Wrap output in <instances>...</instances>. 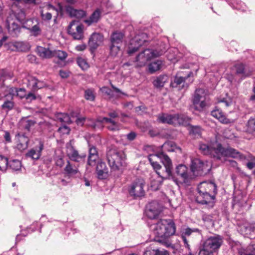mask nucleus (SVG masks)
<instances>
[{
    "label": "nucleus",
    "instance_id": "obj_40",
    "mask_svg": "<svg viewBox=\"0 0 255 255\" xmlns=\"http://www.w3.org/2000/svg\"><path fill=\"white\" fill-rule=\"evenodd\" d=\"M8 164V159L0 155V170L4 171L7 168Z\"/></svg>",
    "mask_w": 255,
    "mask_h": 255
},
{
    "label": "nucleus",
    "instance_id": "obj_17",
    "mask_svg": "<svg viewBox=\"0 0 255 255\" xmlns=\"http://www.w3.org/2000/svg\"><path fill=\"white\" fill-rule=\"evenodd\" d=\"M66 154L70 160L77 162H84L86 156L85 154H79L78 151L70 145L67 146Z\"/></svg>",
    "mask_w": 255,
    "mask_h": 255
},
{
    "label": "nucleus",
    "instance_id": "obj_37",
    "mask_svg": "<svg viewBox=\"0 0 255 255\" xmlns=\"http://www.w3.org/2000/svg\"><path fill=\"white\" fill-rule=\"evenodd\" d=\"M14 106V103L13 100L11 99L5 98L3 104L1 105V108L3 110H6L7 111L11 110Z\"/></svg>",
    "mask_w": 255,
    "mask_h": 255
},
{
    "label": "nucleus",
    "instance_id": "obj_49",
    "mask_svg": "<svg viewBox=\"0 0 255 255\" xmlns=\"http://www.w3.org/2000/svg\"><path fill=\"white\" fill-rule=\"evenodd\" d=\"M21 122L23 127L27 130H29L30 127L33 126L35 124V122L33 121L27 120L26 119H23Z\"/></svg>",
    "mask_w": 255,
    "mask_h": 255
},
{
    "label": "nucleus",
    "instance_id": "obj_19",
    "mask_svg": "<svg viewBox=\"0 0 255 255\" xmlns=\"http://www.w3.org/2000/svg\"><path fill=\"white\" fill-rule=\"evenodd\" d=\"M43 148L44 143L40 140L38 141L37 145L28 150L26 154V156L32 159H38L41 155V152Z\"/></svg>",
    "mask_w": 255,
    "mask_h": 255
},
{
    "label": "nucleus",
    "instance_id": "obj_16",
    "mask_svg": "<svg viewBox=\"0 0 255 255\" xmlns=\"http://www.w3.org/2000/svg\"><path fill=\"white\" fill-rule=\"evenodd\" d=\"M146 36L145 34L137 35L130 41L128 53L132 54L136 51L139 47L141 46L145 41Z\"/></svg>",
    "mask_w": 255,
    "mask_h": 255
},
{
    "label": "nucleus",
    "instance_id": "obj_14",
    "mask_svg": "<svg viewBox=\"0 0 255 255\" xmlns=\"http://www.w3.org/2000/svg\"><path fill=\"white\" fill-rule=\"evenodd\" d=\"M176 173L185 183H189L194 178L191 169H188L187 166L183 164L179 165L176 167Z\"/></svg>",
    "mask_w": 255,
    "mask_h": 255
},
{
    "label": "nucleus",
    "instance_id": "obj_15",
    "mask_svg": "<svg viewBox=\"0 0 255 255\" xmlns=\"http://www.w3.org/2000/svg\"><path fill=\"white\" fill-rule=\"evenodd\" d=\"M162 211V206L156 201L148 204L145 210L146 216L149 219H154L157 218Z\"/></svg>",
    "mask_w": 255,
    "mask_h": 255
},
{
    "label": "nucleus",
    "instance_id": "obj_42",
    "mask_svg": "<svg viewBox=\"0 0 255 255\" xmlns=\"http://www.w3.org/2000/svg\"><path fill=\"white\" fill-rule=\"evenodd\" d=\"M57 119L61 123H71V120L69 115L64 113H60L57 115Z\"/></svg>",
    "mask_w": 255,
    "mask_h": 255
},
{
    "label": "nucleus",
    "instance_id": "obj_23",
    "mask_svg": "<svg viewBox=\"0 0 255 255\" xmlns=\"http://www.w3.org/2000/svg\"><path fill=\"white\" fill-rule=\"evenodd\" d=\"M191 119L188 116L182 114H174V126H187L189 124Z\"/></svg>",
    "mask_w": 255,
    "mask_h": 255
},
{
    "label": "nucleus",
    "instance_id": "obj_33",
    "mask_svg": "<svg viewBox=\"0 0 255 255\" xmlns=\"http://www.w3.org/2000/svg\"><path fill=\"white\" fill-rule=\"evenodd\" d=\"M197 229L192 230L190 228H186L183 230L181 233V237L184 242L185 246L190 251V245L188 243L187 240L186 239V237L189 236L192 232H195L197 231Z\"/></svg>",
    "mask_w": 255,
    "mask_h": 255
},
{
    "label": "nucleus",
    "instance_id": "obj_35",
    "mask_svg": "<svg viewBox=\"0 0 255 255\" xmlns=\"http://www.w3.org/2000/svg\"><path fill=\"white\" fill-rule=\"evenodd\" d=\"M161 148L164 151H175L176 149H180L179 147H177L176 144L173 141H168L165 142L162 146Z\"/></svg>",
    "mask_w": 255,
    "mask_h": 255
},
{
    "label": "nucleus",
    "instance_id": "obj_52",
    "mask_svg": "<svg viewBox=\"0 0 255 255\" xmlns=\"http://www.w3.org/2000/svg\"><path fill=\"white\" fill-rule=\"evenodd\" d=\"M55 164L56 166H59V167H63L64 165V160L63 157L61 156H57L55 157L54 159Z\"/></svg>",
    "mask_w": 255,
    "mask_h": 255
},
{
    "label": "nucleus",
    "instance_id": "obj_57",
    "mask_svg": "<svg viewBox=\"0 0 255 255\" xmlns=\"http://www.w3.org/2000/svg\"><path fill=\"white\" fill-rule=\"evenodd\" d=\"M219 102L224 103L226 107H229L232 104V100L230 97H227L220 100Z\"/></svg>",
    "mask_w": 255,
    "mask_h": 255
},
{
    "label": "nucleus",
    "instance_id": "obj_50",
    "mask_svg": "<svg viewBox=\"0 0 255 255\" xmlns=\"http://www.w3.org/2000/svg\"><path fill=\"white\" fill-rule=\"evenodd\" d=\"M85 98L88 100L93 101L95 99L93 91L92 89L86 90L85 91Z\"/></svg>",
    "mask_w": 255,
    "mask_h": 255
},
{
    "label": "nucleus",
    "instance_id": "obj_59",
    "mask_svg": "<svg viewBox=\"0 0 255 255\" xmlns=\"http://www.w3.org/2000/svg\"><path fill=\"white\" fill-rule=\"evenodd\" d=\"M16 18L19 21L23 22L25 18L24 12L23 10H20V11L17 14Z\"/></svg>",
    "mask_w": 255,
    "mask_h": 255
},
{
    "label": "nucleus",
    "instance_id": "obj_43",
    "mask_svg": "<svg viewBox=\"0 0 255 255\" xmlns=\"http://www.w3.org/2000/svg\"><path fill=\"white\" fill-rule=\"evenodd\" d=\"M143 255H166L165 252H162L159 250H148L144 253Z\"/></svg>",
    "mask_w": 255,
    "mask_h": 255
},
{
    "label": "nucleus",
    "instance_id": "obj_55",
    "mask_svg": "<svg viewBox=\"0 0 255 255\" xmlns=\"http://www.w3.org/2000/svg\"><path fill=\"white\" fill-rule=\"evenodd\" d=\"M234 70L238 74L243 73L244 70V66L241 63L237 64L234 66Z\"/></svg>",
    "mask_w": 255,
    "mask_h": 255
},
{
    "label": "nucleus",
    "instance_id": "obj_60",
    "mask_svg": "<svg viewBox=\"0 0 255 255\" xmlns=\"http://www.w3.org/2000/svg\"><path fill=\"white\" fill-rule=\"evenodd\" d=\"M58 130L62 134H68L70 132V128L67 126H63L60 127Z\"/></svg>",
    "mask_w": 255,
    "mask_h": 255
},
{
    "label": "nucleus",
    "instance_id": "obj_46",
    "mask_svg": "<svg viewBox=\"0 0 255 255\" xmlns=\"http://www.w3.org/2000/svg\"><path fill=\"white\" fill-rule=\"evenodd\" d=\"M54 52V56L57 57L61 60H63L67 56V53L61 50L53 51Z\"/></svg>",
    "mask_w": 255,
    "mask_h": 255
},
{
    "label": "nucleus",
    "instance_id": "obj_2",
    "mask_svg": "<svg viewBox=\"0 0 255 255\" xmlns=\"http://www.w3.org/2000/svg\"><path fill=\"white\" fill-rule=\"evenodd\" d=\"M150 230L159 242H163L175 234L176 226L171 219H162L150 226Z\"/></svg>",
    "mask_w": 255,
    "mask_h": 255
},
{
    "label": "nucleus",
    "instance_id": "obj_31",
    "mask_svg": "<svg viewBox=\"0 0 255 255\" xmlns=\"http://www.w3.org/2000/svg\"><path fill=\"white\" fill-rule=\"evenodd\" d=\"M100 16L101 11L99 9H97L93 12L88 18L85 19L84 22L88 25H91L93 23H97L100 19Z\"/></svg>",
    "mask_w": 255,
    "mask_h": 255
},
{
    "label": "nucleus",
    "instance_id": "obj_11",
    "mask_svg": "<svg viewBox=\"0 0 255 255\" xmlns=\"http://www.w3.org/2000/svg\"><path fill=\"white\" fill-rule=\"evenodd\" d=\"M84 26L75 20L72 21L68 27V33L70 34L74 39L81 40L84 37Z\"/></svg>",
    "mask_w": 255,
    "mask_h": 255
},
{
    "label": "nucleus",
    "instance_id": "obj_34",
    "mask_svg": "<svg viewBox=\"0 0 255 255\" xmlns=\"http://www.w3.org/2000/svg\"><path fill=\"white\" fill-rule=\"evenodd\" d=\"M163 65V62L161 60H156L148 65V71L150 73H153L155 72L160 70Z\"/></svg>",
    "mask_w": 255,
    "mask_h": 255
},
{
    "label": "nucleus",
    "instance_id": "obj_47",
    "mask_svg": "<svg viewBox=\"0 0 255 255\" xmlns=\"http://www.w3.org/2000/svg\"><path fill=\"white\" fill-rule=\"evenodd\" d=\"M17 88H10L8 91V94L5 95V98H7L13 100L14 96H16Z\"/></svg>",
    "mask_w": 255,
    "mask_h": 255
},
{
    "label": "nucleus",
    "instance_id": "obj_12",
    "mask_svg": "<svg viewBox=\"0 0 255 255\" xmlns=\"http://www.w3.org/2000/svg\"><path fill=\"white\" fill-rule=\"evenodd\" d=\"M145 182L142 179H138L131 185L128 190L130 196L134 197H141L144 194Z\"/></svg>",
    "mask_w": 255,
    "mask_h": 255
},
{
    "label": "nucleus",
    "instance_id": "obj_4",
    "mask_svg": "<svg viewBox=\"0 0 255 255\" xmlns=\"http://www.w3.org/2000/svg\"><path fill=\"white\" fill-rule=\"evenodd\" d=\"M109 164L114 171L122 170L126 165V157L123 151L111 149L107 153Z\"/></svg>",
    "mask_w": 255,
    "mask_h": 255
},
{
    "label": "nucleus",
    "instance_id": "obj_63",
    "mask_svg": "<svg viewBox=\"0 0 255 255\" xmlns=\"http://www.w3.org/2000/svg\"><path fill=\"white\" fill-rule=\"evenodd\" d=\"M86 119L82 117V118H78L76 120V122L78 125L82 126L85 122H86Z\"/></svg>",
    "mask_w": 255,
    "mask_h": 255
},
{
    "label": "nucleus",
    "instance_id": "obj_9",
    "mask_svg": "<svg viewBox=\"0 0 255 255\" xmlns=\"http://www.w3.org/2000/svg\"><path fill=\"white\" fill-rule=\"evenodd\" d=\"M208 102L205 90L202 89L196 90L193 101L195 109L198 111L203 110L207 106Z\"/></svg>",
    "mask_w": 255,
    "mask_h": 255
},
{
    "label": "nucleus",
    "instance_id": "obj_32",
    "mask_svg": "<svg viewBox=\"0 0 255 255\" xmlns=\"http://www.w3.org/2000/svg\"><path fill=\"white\" fill-rule=\"evenodd\" d=\"M168 77L166 75H160L153 81V84L157 88L163 87L165 83L168 82Z\"/></svg>",
    "mask_w": 255,
    "mask_h": 255
},
{
    "label": "nucleus",
    "instance_id": "obj_56",
    "mask_svg": "<svg viewBox=\"0 0 255 255\" xmlns=\"http://www.w3.org/2000/svg\"><path fill=\"white\" fill-rule=\"evenodd\" d=\"M26 91L23 88H17L16 97H19L20 99H22L24 97L26 98Z\"/></svg>",
    "mask_w": 255,
    "mask_h": 255
},
{
    "label": "nucleus",
    "instance_id": "obj_18",
    "mask_svg": "<svg viewBox=\"0 0 255 255\" xmlns=\"http://www.w3.org/2000/svg\"><path fill=\"white\" fill-rule=\"evenodd\" d=\"M217 145H220V143L215 142L212 145H209L206 143H200L199 144V149L204 154L210 155L216 158V155L218 153L216 149H218Z\"/></svg>",
    "mask_w": 255,
    "mask_h": 255
},
{
    "label": "nucleus",
    "instance_id": "obj_64",
    "mask_svg": "<svg viewBox=\"0 0 255 255\" xmlns=\"http://www.w3.org/2000/svg\"><path fill=\"white\" fill-rule=\"evenodd\" d=\"M136 133L134 132H130L127 135V138L129 140H133L136 137Z\"/></svg>",
    "mask_w": 255,
    "mask_h": 255
},
{
    "label": "nucleus",
    "instance_id": "obj_38",
    "mask_svg": "<svg viewBox=\"0 0 255 255\" xmlns=\"http://www.w3.org/2000/svg\"><path fill=\"white\" fill-rule=\"evenodd\" d=\"M7 29L9 32L13 35H16L19 32L20 28L19 26L15 24V22H12L11 24H8L7 25Z\"/></svg>",
    "mask_w": 255,
    "mask_h": 255
},
{
    "label": "nucleus",
    "instance_id": "obj_7",
    "mask_svg": "<svg viewBox=\"0 0 255 255\" xmlns=\"http://www.w3.org/2000/svg\"><path fill=\"white\" fill-rule=\"evenodd\" d=\"M217 147H218V149H216V151H217L218 153L216 155V158L218 159L222 160L223 158L226 157L239 158L242 160L246 159V156L244 155L241 154L234 148L231 147L224 148L220 143V145H217Z\"/></svg>",
    "mask_w": 255,
    "mask_h": 255
},
{
    "label": "nucleus",
    "instance_id": "obj_21",
    "mask_svg": "<svg viewBox=\"0 0 255 255\" xmlns=\"http://www.w3.org/2000/svg\"><path fill=\"white\" fill-rule=\"evenodd\" d=\"M103 41V36L99 33H94L89 40V45L91 48L96 49Z\"/></svg>",
    "mask_w": 255,
    "mask_h": 255
},
{
    "label": "nucleus",
    "instance_id": "obj_44",
    "mask_svg": "<svg viewBox=\"0 0 255 255\" xmlns=\"http://www.w3.org/2000/svg\"><path fill=\"white\" fill-rule=\"evenodd\" d=\"M77 62L79 67L83 70H86L89 67V65L86 60L82 57H78L77 59Z\"/></svg>",
    "mask_w": 255,
    "mask_h": 255
},
{
    "label": "nucleus",
    "instance_id": "obj_26",
    "mask_svg": "<svg viewBox=\"0 0 255 255\" xmlns=\"http://www.w3.org/2000/svg\"><path fill=\"white\" fill-rule=\"evenodd\" d=\"M157 121L162 124H167L174 126V114L168 113H160L157 116Z\"/></svg>",
    "mask_w": 255,
    "mask_h": 255
},
{
    "label": "nucleus",
    "instance_id": "obj_25",
    "mask_svg": "<svg viewBox=\"0 0 255 255\" xmlns=\"http://www.w3.org/2000/svg\"><path fill=\"white\" fill-rule=\"evenodd\" d=\"M36 51L38 56L43 59H49L54 57V52L49 48L37 46Z\"/></svg>",
    "mask_w": 255,
    "mask_h": 255
},
{
    "label": "nucleus",
    "instance_id": "obj_28",
    "mask_svg": "<svg viewBox=\"0 0 255 255\" xmlns=\"http://www.w3.org/2000/svg\"><path fill=\"white\" fill-rule=\"evenodd\" d=\"M66 12L71 16L77 18H81L86 15V12L83 10L76 9L68 5L65 7Z\"/></svg>",
    "mask_w": 255,
    "mask_h": 255
},
{
    "label": "nucleus",
    "instance_id": "obj_39",
    "mask_svg": "<svg viewBox=\"0 0 255 255\" xmlns=\"http://www.w3.org/2000/svg\"><path fill=\"white\" fill-rule=\"evenodd\" d=\"M8 165H9V167L14 171L19 170L21 167V162L18 160H12L8 162Z\"/></svg>",
    "mask_w": 255,
    "mask_h": 255
},
{
    "label": "nucleus",
    "instance_id": "obj_54",
    "mask_svg": "<svg viewBox=\"0 0 255 255\" xmlns=\"http://www.w3.org/2000/svg\"><path fill=\"white\" fill-rule=\"evenodd\" d=\"M44 9H42L41 11L42 18L44 20H50L52 18V13L50 12H46V13H44Z\"/></svg>",
    "mask_w": 255,
    "mask_h": 255
},
{
    "label": "nucleus",
    "instance_id": "obj_1",
    "mask_svg": "<svg viewBox=\"0 0 255 255\" xmlns=\"http://www.w3.org/2000/svg\"><path fill=\"white\" fill-rule=\"evenodd\" d=\"M148 159L158 176L164 179H174L171 160L162 151L150 154Z\"/></svg>",
    "mask_w": 255,
    "mask_h": 255
},
{
    "label": "nucleus",
    "instance_id": "obj_53",
    "mask_svg": "<svg viewBox=\"0 0 255 255\" xmlns=\"http://www.w3.org/2000/svg\"><path fill=\"white\" fill-rule=\"evenodd\" d=\"M248 129L250 132L255 131V119H251L249 120L248 123Z\"/></svg>",
    "mask_w": 255,
    "mask_h": 255
},
{
    "label": "nucleus",
    "instance_id": "obj_51",
    "mask_svg": "<svg viewBox=\"0 0 255 255\" xmlns=\"http://www.w3.org/2000/svg\"><path fill=\"white\" fill-rule=\"evenodd\" d=\"M190 133L195 136H200L201 134V128L198 126H193L191 127Z\"/></svg>",
    "mask_w": 255,
    "mask_h": 255
},
{
    "label": "nucleus",
    "instance_id": "obj_62",
    "mask_svg": "<svg viewBox=\"0 0 255 255\" xmlns=\"http://www.w3.org/2000/svg\"><path fill=\"white\" fill-rule=\"evenodd\" d=\"M247 166L250 169H252L255 167V158L252 159V161L247 163Z\"/></svg>",
    "mask_w": 255,
    "mask_h": 255
},
{
    "label": "nucleus",
    "instance_id": "obj_41",
    "mask_svg": "<svg viewBox=\"0 0 255 255\" xmlns=\"http://www.w3.org/2000/svg\"><path fill=\"white\" fill-rule=\"evenodd\" d=\"M37 80L33 77H29L27 79V86L32 91H36Z\"/></svg>",
    "mask_w": 255,
    "mask_h": 255
},
{
    "label": "nucleus",
    "instance_id": "obj_10",
    "mask_svg": "<svg viewBox=\"0 0 255 255\" xmlns=\"http://www.w3.org/2000/svg\"><path fill=\"white\" fill-rule=\"evenodd\" d=\"M124 35L120 32H115L111 36L110 53L113 56H116L120 50Z\"/></svg>",
    "mask_w": 255,
    "mask_h": 255
},
{
    "label": "nucleus",
    "instance_id": "obj_29",
    "mask_svg": "<svg viewBox=\"0 0 255 255\" xmlns=\"http://www.w3.org/2000/svg\"><path fill=\"white\" fill-rule=\"evenodd\" d=\"M211 115L218 119L222 123L227 124L231 122L230 120L226 118L225 115L219 109L216 108L212 111L211 112Z\"/></svg>",
    "mask_w": 255,
    "mask_h": 255
},
{
    "label": "nucleus",
    "instance_id": "obj_13",
    "mask_svg": "<svg viewBox=\"0 0 255 255\" xmlns=\"http://www.w3.org/2000/svg\"><path fill=\"white\" fill-rule=\"evenodd\" d=\"M109 116L110 117V118H103L101 121L98 120V122L105 123L107 128L111 131L119 130L121 128V126L117 121L114 120V119L118 117V114L115 112H114L109 113Z\"/></svg>",
    "mask_w": 255,
    "mask_h": 255
},
{
    "label": "nucleus",
    "instance_id": "obj_27",
    "mask_svg": "<svg viewBox=\"0 0 255 255\" xmlns=\"http://www.w3.org/2000/svg\"><path fill=\"white\" fill-rule=\"evenodd\" d=\"M99 157L96 148L94 146L89 148V155L88 160V165L89 166H95L97 161H99Z\"/></svg>",
    "mask_w": 255,
    "mask_h": 255
},
{
    "label": "nucleus",
    "instance_id": "obj_8",
    "mask_svg": "<svg viewBox=\"0 0 255 255\" xmlns=\"http://www.w3.org/2000/svg\"><path fill=\"white\" fill-rule=\"evenodd\" d=\"M191 169L193 176L203 175L207 174L211 169V166L208 162H204L198 158L192 160Z\"/></svg>",
    "mask_w": 255,
    "mask_h": 255
},
{
    "label": "nucleus",
    "instance_id": "obj_30",
    "mask_svg": "<svg viewBox=\"0 0 255 255\" xmlns=\"http://www.w3.org/2000/svg\"><path fill=\"white\" fill-rule=\"evenodd\" d=\"M63 171L64 174L69 176L75 175L79 172L78 168L73 166L68 160L66 161V164L64 167Z\"/></svg>",
    "mask_w": 255,
    "mask_h": 255
},
{
    "label": "nucleus",
    "instance_id": "obj_3",
    "mask_svg": "<svg viewBox=\"0 0 255 255\" xmlns=\"http://www.w3.org/2000/svg\"><path fill=\"white\" fill-rule=\"evenodd\" d=\"M198 191L197 202L207 205L209 207H213L215 203V194L217 192L215 184L212 182L203 181L198 185Z\"/></svg>",
    "mask_w": 255,
    "mask_h": 255
},
{
    "label": "nucleus",
    "instance_id": "obj_36",
    "mask_svg": "<svg viewBox=\"0 0 255 255\" xmlns=\"http://www.w3.org/2000/svg\"><path fill=\"white\" fill-rule=\"evenodd\" d=\"M165 179L159 176L157 179H152L151 180L150 185L153 190H157L161 185L163 180Z\"/></svg>",
    "mask_w": 255,
    "mask_h": 255
},
{
    "label": "nucleus",
    "instance_id": "obj_22",
    "mask_svg": "<svg viewBox=\"0 0 255 255\" xmlns=\"http://www.w3.org/2000/svg\"><path fill=\"white\" fill-rule=\"evenodd\" d=\"M111 86L112 88L114 90L115 93H114V92H113L111 89L108 88L107 87H102V88H101L100 90L102 91V92L105 93L107 96H108L110 99H117L120 97V94H125L119 89L116 88L112 84Z\"/></svg>",
    "mask_w": 255,
    "mask_h": 255
},
{
    "label": "nucleus",
    "instance_id": "obj_48",
    "mask_svg": "<svg viewBox=\"0 0 255 255\" xmlns=\"http://www.w3.org/2000/svg\"><path fill=\"white\" fill-rule=\"evenodd\" d=\"M98 120L101 121V119H98L97 122H95V121H94L92 119H86V124L88 127H91L93 128H97V127L98 126L97 124L101 123L100 122H98Z\"/></svg>",
    "mask_w": 255,
    "mask_h": 255
},
{
    "label": "nucleus",
    "instance_id": "obj_20",
    "mask_svg": "<svg viewBox=\"0 0 255 255\" xmlns=\"http://www.w3.org/2000/svg\"><path fill=\"white\" fill-rule=\"evenodd\" d=\"M96 172L99 179H104L109 176L108 169L105 162L101 160L97 161Z\"/></svg>",
    "mask_w": 255,
    "mask_h": 255
},
{
    "label": "nucleus",
    "instance_id": "obj_5",
    "mask_svg": "<svg viewBox=\"0 0 255 255\" xmlns=\"http://www.w3.org/2000/svg\"><path fill=\"white\" fill-rule=\"evenodd\" d=\"M223 243L222 236L214 235L209 237L204 243L203 248L200 250L199 255H214Z\"/></svg>",
    "mask_w": 255,
    "mask_h": 255
},
{
    "label": "nucleus",
    "instance_id": "obj_24",
    "mask_svg": "<svg viewBox=\"0 0 255 255\" xmlns=\"http://www.w3.org/2000/svg\"><path fill=\"white\" fill-rule=\"evenodd\" d=\"M17 148L20 150H23L27 148L29 139L28 137L21 133H17L16 136Z\"/></svg>",
    "mask_w": 255,
    "mask_h": 255
},
{
    "label": "nucleus",
    "instance_id": "obj_45",
    "mask_svg": "<svg viewBox=\"0 0 255 255\" xmlns=\"http://www.w3.org/2000/svg\"><path fill=\"white\" fill-rule=\"evenodd\" d=\"M185 78L181 76H176L174 80V82H171V85L173 87H177L185 81Z\"/></svg>",
    "mask_w": 255,
    "mask_h": 255
},
{
    "label": "nucleus",
    "instance_id": "obj_61",
    "mask_svg": "<svg viewBox=\"0 0 255 255\" xmlns=\"http://www.w3.org/2000/svg\"><path fill=\"white\" fill-rule=\"evenodd\" d=\"M3 137L6 142H10L11 141L10 133L7 131H4Z\"/></svg>",
    "mask_w": 255,
    "mask_h": 255
},
{
    "label": "nucleus",
    "instance_id": "obj_58",
    "mask_svg": "<svg viewBox=\"0 0 255 255\" xmlns=\"http://www.w3.org/2000/svg\"><path fill=\"white\" fill-rule=\"evenodd\" d=\"M27 29L30 30L31 32H32L34 35H37L40 33V28L39 26L37 24L34 25L31 28L26 27Z\"/></svg>",
    "mask_w": 255,
    "mask_h": 255
},
{
    "label": "nucleus",
    "instance_id": "obj_6",
    "mask_svg": "<svg viewBox=\"0 0 255 255\" xmlns=\"http://www.w3.org/2000/svg\"><path fill=\"white\" fill-rule=\"evenodd\" d=\"M164 52L163 50L157 51L152 49H146L140 53L136 57V66L143 67L146 65L147 62L151 58L158 57L162 55Z\"/></svg>",
    "mask_w": 255,
    "mask_h": 255
}]
</instances>
